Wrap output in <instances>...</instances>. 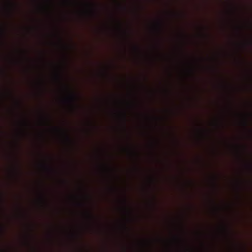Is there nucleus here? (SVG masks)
<instances>
[{
	"mask_svg": "<svg viewBox=\"0 0 252 252\" xmlns=\"http://www.w3.org/2000/svg\"><path fill=\"white\" fill-rule=\"evenodd\" d=\"M77 97H78L76 94L71 93L69 94V96L67 99V100L70 102L72 106H74L75 102L77 99Z\"/></svg>",
	"mask_w": 252,
	"mask_h": 252,
	"instance_id": "1",
	"label": "nucleus"
},
{
	"mask_svg": "<svg viewBox=\"0 0 252 252\" xmlns=\"http://www.w3.org/2000/svg\"><path fill=\"white\" fill-rule=\"evenodd\" d=\"M157 32H160L161 31L162 24L161 22L158 23V24L157 25Z\"/></svg>",
	"mask_w": 252,
	"mask_h": 252,
	"instance_id": "2",
	"label": "nucleus"
},
{
	"mask_svg": "<svg viewBox=\"0 0 252 252\" xmlns=\"http://www.w3.org/2000/svg\"><path fill=\"white\" fill-rule=\"evenodd\" d=\"M42 166H43L44 168H45L46 169H47L48 170H49V171L53 170L52 168H51L50 167H49L47 164H42Z\"/></svg>",
	"mask_w": 252,
	"mask_h": 252,
	"instance_id": "3",
	"label": "nucleus"
},
{
	"mask_svg": "<svg viewBox=\"0 0 252 252\" xmlns=\"http://www.w3.org/2000/svg\"><path fill=\"white\" fill-rule=\"evenodd\" d=\"M4 31L2 29H0V41L1 40V37L4 35Z\"/></svg>",
	"mask_w": 252,
	"mask_h": 252,
	"instance_id": "4",
	"label": "nucleus"
},
{
	"mask_svg": "<svg viewBox=\"0 0 252 252\" xmlns=\"http://www.w3.org/2000/svg\"><path fill=\"white\" fill-rule=\"evenodd\" d=\"M64 135H65V139L66 140L68 141V142H70L71 141V140H70V137L68 136V135H67L66 133H65L64 132L63 133Z\"/></svg>",
	"mask_w": 252,
	"mask_h": 252,
	"instance_id": "5",
	"label": "nucleus"
},
{
	"mask_svg": "<svg viewBox=\"0 0 252 252\" xmlns=\"http://www.w3.org/2000/svg\"><path fill=\"white\" fill-rule=\"evenodd\" d=\"M122 117H123V120H124V122L125 123V122L126 121V114L125 113H123Z\"/></svg>",
	"mask_w": 252,
	"mask_h": 252,
	"instance_id": "6",
	"label": "nucleus"
},
{
	"mask_svg": "<svg viewBox=\"0 0 252 252\" xmlns=\"http://www.w3.org/2000/svg\"><path fill=\"white\" fill-rule=\"evenodd\" d=\"M87 217L90 219H92V218H93V216L90 213H87Z\"/></svg>",
	"mask_w": 252,
	"mask_h": 252,
	"instance_id": "7",
	"label": "nucleus"
},
{
	"mask_svg": "<svg viewBox=\"0 0 252 252\" xmlns=\"http://www.w3.org/2000/svg\"><path fill=\"white\" fill-rule=\"evenodd\" d=\"M243 125L244 126H245V127H247V125H248V123H247V121L245 120L243 122Z\"/></svg>",
	"mask_w": 252,
	"mask_h": 252,
	"instance_id": "8",
	"label": "nucleus"
},
{
	"mask_svg": "<svg viewBox=\"0 0 252 252\" xmlns=\"http://www.w3.org/2000/svg\"><path fill=\"white\" fill-rule=\"evenodd\" d=\"M41 200L42 201H44V196L42 195L41 196Z\"/></svg>",
	"mask_w": 252,
	"mask_h": 252,
	"instance_id": "9",
	"label": "nucleus"
},
{
	"mask_svg": "<svg viewBox=\"0 0 252 252\" xmlns=\"http://www.w3.org/2000/svg\"><path fill=\"white\" fill-rule=\"evenodd\" d=\"M134 49H135V50H136V51H138V50H139V48H138L137 46H134Z\"/></svg>",
	"mask_w": 252,
	"mask_h": 252,
	"instance_id": "10",
	"label": "nucleus"
},
{
	"mask_svg": "<svg viewBox=\"0 0 252 252\" xmlns=\"http://www.w3.org/2000/svg\"><path fill=\"white\" fill-rule=\"evenodd\" d=\"M123 203H124L125 205H126V198H125L123 200Z\"/></svg>",
	"mask_w": 252,
	"mask_h": 252,
	"instance_id": "11",
	"label": "nucleus"
},
{
	"mask_svg": "<svg viewBox=\"0 0 252 252\" xmlns=\"http://www.w3.org/2000/svg\"><path fill=\"white\" fill-rule=\"evenodd\" d=\"M91 13L93 14H95V12L94 10H91Z\"/></svg>",
	"mask_w": 252,
	"mask_h": 252,
	"instance_id": "12",
	"label": "nucleus"
},
{
	"mask_svg": "<svg viewBox=\"0 0 252 252\" xmlns=\"http://www.w3.org/2000/svg\"><path fill=\"white\" fill-rule=\"evenodd\" d=\"M14 172L16 173H17L18 172V168H16L15 170H14Z\"/></svg>",
	"mask_w": 252,
	"mask_h": 252,
	"instance_id": "13",
	"label": "nucleus"
},
{
	"mask_svg": "<svg viewBox=\"0 0 252 252\" xmlns=\"http://www.w3.org/2000/svg\"><path fill=\"white\" fill-rule=\"evenodd\" d=\"M57 78H58V79H60V75H59V74H58V75H57Z\"/></svg>",
	"mask_w": 252,
	"mask_h": 252,
	"instance_id": "14",
	"label": "nucleus"
},
{
	"mask_svg": "<svg viewBox=\"0 0 252 252\" xmlns=\"http://www.w3.org/2000/svg\"><path fill=\"white\" fill-rule=\"evenodd\" d=\"M23 124H24V125H26V124H27L26 122V121H25L23 122Z\"/></svg>",
	"mask_w": 252,
	"mask_h": 252,
	"instance_id": "15",
	"label": "nucleus"
},
{
	"mask_svg": "<svg viewBox=\"0 0 252 252\" xmlns=\"http://www.w3.org/2000/svg\"><path fill=\"white\" fill-rule=\"evenodd\" d=\"M216 179L215 178H213V181L215 182Z\"/></svg>",
	"mask_w": 252,
	"mask_h": 252,
	"instance_id": "16",
	"label": "nucleus"
},
{
	"mask_svg": "<svg viewBox=\"0 0 252 252\" xmlns=\"http://www.w3.org/2000/svg\"><path fill=\"white\" fill-rule=\"evenodd\" d=\"M0 227H1V229L3 230V227L1 225H0Z\"/></svg>",
	"mask_w": 252,
	"mask_h": 252,
	"instance_id": "17",
	"label": "nucleus"
}]
</instances>
